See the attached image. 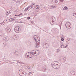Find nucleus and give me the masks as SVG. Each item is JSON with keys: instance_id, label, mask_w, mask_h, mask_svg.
<instances>
[{"instance_id": "4be33fe9", "label": "nucleus", "mask_w": 76, "mask_h": 76, "mask_svg": "<svg viewBox=\"0 0 76 76\" xmlns=\"http://www.w3.org/2000/svg\"><path fill=\"white\" fill-rule=\"evenodd\" d=\"M28 75L29 76H32V73L31 72H29L28 73Z\"/></svg>"}, {"instance_id": "20e7f679", "label": "nucleus", "mask_w": 76, "mask_h": 76, "mask_svg": "<svg viewBox=\"0 0 76 76\" xmlns=\"http://www.w3.org/2000/svg\"><path fill=\"white\" fill-rule=\"evenodd\" d=\"M19 74L20 76H25L26 75L25 73H24V71H22V70H20L19 72Z\"/></svg>"}, {"instance_id": "f03ea898", "label": "nucleus", "mask_w": 76, "mask_h": 76, "mask_svg": "<svg viewBox=\"0 0 76 76\" xmlns=\"http://www.w3.org/2000/svg\"><path fill=\"white\" fill-rule=\"evenodd\" d=\"M57 63L55 62L53 63H52L51 64V66L53 67L54 69H58L60 67V64L59 62H57Z\"/></svg>"}, {"instance_id": "7c9ffc66", "label": "nucleus", "mask_w": 76, "mask_h": 76, "mask_svg": "<svg viewBox=\"0 0 76 76\" xmlns=\"http://www.w3.org/2000/svg\"><path fill=\"white\" fill-rule=\"evenodd\" d=\"M31 6H29L28 7H27V9H28H28H30V8H31Z\"/></svg>"}, {"instance_id": "f8f14e48", "label": "nucleus", "mask_w": 76, "mask_h": 76, "mask_svg": "<svg viewBox=\"0 0 76 76\" xmlns=\"http://www.w3.org/2000/svg\"><path fill=\"white\" fill-rule=\"evenodd\" d=\"M58 1V0H53L52 1V4H55V3H57Z\"/></svg>"}, {"instance_id": "9b49d317", "label": "nucleus", "mask_w": 76, "mask_h": 76, "mask_svg": "<svg viewBox=\"0 0 76 76\" xmlns=\"http://www.w3.org/2000/svg\"><path fill=\"white\" fill-rule=\"evenodd\" d=\"M5 30L7 32V33H9L11 31V29L9 28H6Z\"/></svg>"}, {"instance_id": "2f4dec72", "label": "nucleus", "mask_w": 76, "mask_h": 76, "mask_svg": "<svg viewBox=\"0 0 76 76\" xmlns=\"http://www.w3.org/2000/svg\"><path fill=\"white\" fill-rule=\"evenodd\" d=\"M18 37H17V36L15 35V40H16V39H18Z\"/></svg>"}, {"instance_id": "a878e982", "label": "nucleus", "mask_w": 76, "mask_h": 76, "mask_svg": "<svg viewBox=\"0 0 76 76\" xmlns=\"http://www.w3.org/2000/svg\"><path fill=\"white\" fill-rule=\"evenodd\" d=\"M73 16L75 18H76V13L75 12L73 14Z\"/></svg>"}, {"instance_id": "c85d7f7f", "label": "nucleus", "mask_w": 76, "mask_h": 76, "mask_svg": "<svg viewBox=\"0 0 76 76\" xmlns=\"http://www.w3.org/2000/svg\"><path fill=\"white\" fill-rule=\"evenodd\" d=\"M28 10V8H26L24 10V11H25V12H26V11H27V10Z\"/></svg>"}, {"instance_id": "a211bd4d", "label": "nucleus", "mask_w": 76, "mask_h": 76, "mask_svg": "<svg viewBox=\"0 0 76 76\" xmlns=\"http://www.w3.org/2000/svg\"><path fill=\"white\" fill-rule=\"evenodd\" d=\"M14 54L16 56H18L19 54H18V52H15L14 53Z\"/></svg>"}, {"instance_id": "bb28decb", "label": "nucleus", "mask_w": 76, "mask_h": 76, "mask_svg": "<svg viewBox=\"0 0 76 76\" xmlns=\"http://www.w3.org/2000/svg\"><path fill=\"white\" fill-rule=\"evenodd\" d=\"M4 25V23L3 24V23H0V27H1L2 26H3V25Z\"/></svg>"}, {"instance_id": "c756f323", "label": "nucleus", "mask_w": 76, "mask_h": 76, "mask_svg": "<svg viewBox=\"0 0 76 76\" xmlns=\"http://www.w3.org/2000/svg\"><path fill=\"white\" fill-rule=\"evenodd\" d=\"M27 68L28 69H31V67L30 66H27Z\"/></svg>"}, {"instance_id": "aec40b11", "label": "nucleus", "mask_w": 76, "mask_h": 76, "mask_svg": "<svg viewBox=\"0 0 76 76\" xmlns=\"http://www.w3.org/2000/svg\"><path fill=\"white\" fill-rule=\"evenodd\" d=\"M42 69L43 70H44V71H45V72L47 70V69H46L45 68V67H44H44H43Z\"/></svg>"}, {"instance_id": "37998d69", "label": "nucleus", "mask_w": 76, "mask_h": 76, "mask_svg": "<svg viewBox=\"0 0 76 76\" xmlns=\"http://www.w3.org/2000/svg\"><path fill=\"white\" fill-rule=\"evenodd\" d=\"M22 15V13L20 14L19 15H18L19 16H20V15Z\"/></svg>"}, {"instance_id": "9d476101", "label": "nucleus", "mask_w": 76, "mask_h": 76, "mask_svg": "<svg viewBox=\"0 0 76 76\" xmlns=\"http://www.w3.org/2000/svg\"><path fill=\"white\" fill-rule=\"evenodd\" d=\"M43 48H48V44L47 43H43Z\"/></svg>"}, {"instance_id": "a18cd8bd", "label": "nucleus", "mask_w": 76, "mask_h": 76, "mask_svg": "<svg viewBox=\"0 0 76 76\" xmlns=\"http://www.w3.org/2000/svg\"><path fill=\"white\" fill-rule=\"evenodd\" d=\"M15 16H19V15H15Z\"/></svg>"}, {"instance_id": "864d4df0", "label": "nucleus", "mask_w": 76, "mask_h": 76, "mask_svg": "<svg viewBox=\"0 0 76 76\" xmlns=\"http://www.w3.org/2000/svg\"><path fill=\"white\" fill-rule=\"evenodd\" d=\"M32 7L31 6V8H32Z\"/></svg>"}, {"instance_id": "f704fd0d", "label": "nucleus", "mask_w": 76, "mask_h": 76, "mask_svg": "<svg viewBox=\"0 0 76 76\" xmlns=\"http://www.w3.org/2000/svg\"><path fill=\"white\" fill-rule=\"evenodd\" d=\"M13 38L15 40V36H14L13 37Z\"/></svg>"}, {"instance_id": "4468645a", "label": "nucleus", "mask_w": 76, "mask_h": 76, "mask_svg": "<svg viewBox=\"0 0 76 76\" xmlns=\"http://www.w3.org/2000/svg\"><path fill=\"white\" fill-rule=\"evenodd\" d=\"M3 34H4V31H1V33H0V36L1 37V36H2V35H3Z\"/></svg>"}, {"instance_id": "423d86ee", "label": "nucleus", "mask_w": 76, "mask_h": 76, "mask_svg": "<svg viewBox=\"0 0 76 76\" xmlns=\"http://www.w3.org/2000/svg\"><path fill=\"white\" fill-rule=\"evenodd\" d=\"M15 31L17 33H19L20 31V29L19 28V27H16L15 28Z\"/></svg>"}, {"instance_id": "79ce46f5", "label": "nucleus", "mask_w": 76, "mask_h": 76, "mask_svg": "<svg viewBox=\"0 0 76 76\" xmlns=\"http://www.w3.org/2000/svg\"><path fill=\"white\" fill-rule=\"evenodd\" d=\"M3 46H4V47H5V46H6V45L3 44Z\"/></svg>"}, {"instance_id": "1a4fd4ad", "label": "nucleus", "mask_w": 76, "mask_h": 76, "mask_svg": "<svg viewBox=\"0 0 76 76\" xmlns=\"http://www.w3.org/2000/svg\"><path fill=\"white\" fill-rule=\"evenodd\" d=\"M3 40L4 41H8L9 37L7 36L4 37L3 38Z\"/></svg>"}, {"instance_id": "f3484780", "label": "nucleus", "mask_w": 76, "mask_h": 76, "mask_svg": "<svg viewBox=\"0 0 76 76\" xmlns=\"http://www.w3.org/2000/svg\"><path fill=\"white\" fill-rule=\"evenodd\" d=\"M62 23V22H60L59 23V26L60 27V29H61V24Z\"/></svg>"}, {"instance_id": "8fccbe9b", "label": "nucleus", "mask_w": 76, "mask_h": 76, "mask_svg": "<svg viewBox=\"0 0 76 76\" xmlns=\"http://www.w3.org/2000/svg\"><path fill=\"white\" fill-rule=\"evenodd\" d=\"M40 6H42V5H40Z\"/></svg>"}, {"instance_id": "473e14b6", "label": "nucleus", "mask_w": 76, "mask_h": 76, "mask_svg": "<svg viewBox=\"0 0 76 76\" xmlns=\"http://www.w3.org/2000/svg\"><path fill=\"white\" fill-rule=\"evenodd\" d=\"M61 2V3H63V1H64V0H59Z\"/></svg>"}, {"instance_id": "72a5a7b5", "label": "nucleus", "mask_w": 76, "mask_h": 76, "mask_svg": "<svg viewBox=\"0 0 76 76\" xmlns=\"http://www.w3.org/2000/svg\"><path fill=\"white\" fill-rule=\"evenodd\" d=\"M27 19H28V20H29V19H31V17H28L27 18Z\"/></svg>"}, {"instance_id": "e433bc0d", "label": "nucleus", "mask_w": 76, "mask_h": 76, "mask_svg": "<svg viewBox=\"0 0 76 76\" xmlns=\"http://www.w3.org/2000/svg\"><path fill=\"white\" fill-rule=\"evenodd\" d=\"M61 41H64V39H63V38H61Z\"/></svg>"}, {"instance_id": "2eb2a0df", "label": "nucleus", "mask_w": 76, "mask_h": 76, "mask_svg": "<svg viewBox=\"0 0 76 76\" xmlns=\"http://www.w3.org/2000/svg\"><path fill=\"white\" fill-rule=\"evenodd\" d=\"M26 44H27L28 45H29L30 44H31V42L30 41H26Z\"/></svg>"}, {"instance_id": "09e8293b", "label": "nucleus", "mask_w": 76, "mask_h": 76, "mask_svg": "<svg viewBox=\"0 0 76 76\" xmlns=\"http://www.w3.org/2000/svg\"><path fill=\"white\" fill-rule=\"evenodd\" d=\"M43 9H44V8H45V7H43Z\"/></svg>"}, {"instance_id": "58836bf2", "label": "nucleus", "mask_w": 76, "mask_h": 76, "mask_svg": "<svg viewBox=\"0 0 76 76\" xmlns=\"http://www.w3.org/2000/svg\"><path fill=\"white\" fill-rule=\"evenodd\" d=\"M52 25H53V24H54V23H53V22H54V20H52Z\"/></svg>"}, {"instance_id": "dca6fc26", "label": "nucleus", "mask_w": 76, "mask_h": 76, "mask_svg": "<svg viewBox=\"0 0 76 76\" xmlns=\"http://www.w3.org/2000/svg\"><path fill=\"white\" fill-rule=\"evenodd\" d=\"M39 59L41 60H43V61H44V60H45V59L44 58V57H42L41 58L40 57Z\"/></svg>"}, {"instance_id": "5701e85b", "label": "nucleus", "mask_w": 76, "mask_h": 76, "mask_svg": "<svg viewBox=\"0 0 76 76\" xmlns=\"http://www.w3.org/2000/svg\"><path fill=\"white\" fill-rule=\"evenodd\" d=\"M57 7V6H51V8H56Z\"/></svg>"}, {"instance_id": "de8ad7c7", "label": "nucleus", "mask_w": 76, "mask_h": 76, "mask_svg": "<svg viewBox=\"0 0 76 76\" xmlns=\"http://www.w3.org/2000/svg\"><path fill=\"white\" fill-rule=\"evenodd\" d=\"M15 1H18V0H14Z\"/></svg>"}, {"instance_id": "c9c22d12", "label": "nucleus", "mask_w": 76, "mask_h": 76, "mask_svg": "<svg viewBox=\"0 0 76 76\" xmlns=\"http://www.w3.org/2000/svg\"><path fill=\"white\" fill-rule=\"evenodd\" d=\"M35 4V3H34V4H32L31 5V6H32L33 7L34 6V5Z\"/></svg>"}, {"instance_id": "0eeeda50", "label": "nucleus", "mask_w": 76, "mask_h": 76, "mask_svg": "<svg viewBox=\"0 0 76 76\" xmlns=\"http://www.w3.org/2000/svg\"><path fill=\"white\" fill-rule=\"evenodd\" d=\"M25 57H27L28 58H29L31 57V52H28L26 53L25 55Z\"/></svg>"}, {"instance_id": "393cba45", "label": "nucleus", "mask_w": 76, "mask_h": 76, "mask_svg": "<svg viewBox=\"0 0 76 76\" xmlns=\"http://www.w3.org/2000/svg\"><path fill=\"white\" fill-rule=\"evenodd\" d=\"M10 13V11H7L6 12V15H8L9 13Z\"/></svg>"}, {"instance_id": "4c0bfd02", "label": "nucleus", "mask_w": 76, "mask_h": 76, "mask_svg": "<svg viewBox=\"0 0 76 76\" xmlns=\"http://www.w3.org/2000/svg\"><path fill=\"white\" fill-rule=\"evenodd\" d=\"M17 63H21V62H19L18 61H17Z\"/></svg>"}, {"instance_id": "a19ab883", "label": "nucleus", "mask_w": 76, "mask_h": 76, "mask_svg": "<svg viewBox=\"0 0 76 76\" xmlns=\"http://www.w3.org/2000/svg\"><path fill=\"white\" fill-rule=\"evenodd\" d=\"M21 0H18V1H18V2H19L20 1H21Z\"/></svg>"}, {"instance_id": "4d7b16f0", "label": "nucleus", "mask_w": 76, "mask_h": 76, "mask_svg": "<svg viewBox=\"0 0 76 76\" xmlns=\"http://www.w3.org/2000/svg\"><path fill=\"white\" fill-rule=\"evenodd\" d=\"M33 11H34V10H33Z\"/></svg>"}, {"instance_id": "7ed1b4c3", "label": "nucleus", "mask_w": 76, "mask_h": 76, "mask_svg": "<svg viewBox=\"0 0 76 76\" xmlns=\"http://www.w3.org/2000/svg\"><path fill=\"white\" fill-rule=\"evenodd\" d=\"M31 53L32 55H33L34 56H37L39 54V51L38 50H33L32 52H31Z\"/></svg>"}, {"instance_id": "b1692460", "label": "nucleus", "mask_w": 76, "mask_h": 76, "mask_svg": "<svg viewBox=\"0 0 76 76\" xmlns=\"http://www.w3.org/2000/svg\"><path fill=\"white\" fill-rule=\"evenodd\" d=\"M36 8L37 9H39V6L38 5L36 6Z\"/></svg>"}, {"instance_id": "6e6552de", "label": "nucleus", "mask_w": 76, "mask_h": 76, "mask_svg": "<svg viewBox=\"0 0 76 76\" xmlns=\"http://www.w3.org/2000/svg\"><path fill=\"white\" fill-rule=\"evenodd\" d=\"M66 60V57H64V58H60V61L61 63H63V62H64Z\"/></svg>"}, {"instance_id": "39448f33", "label": "nucleus", "mask_w": 76, "mask_h": 76, "mask_svg": "<svg viewBox=\"0 0 76 76\" xmlns=\"http://www.w3.org/2000/svg\"><path fill=\"white\" fill-rule=\"evenodd\" d=\"M70 25H71V24H70V22H69L66 23L65 24V26L66 28H68V29H70V28H71Z\"/></svg>"}, {"instance_id": "412c9836", "label": "nucleus", "mask_w": 76, "mask_h": 76, "mask_svg": "<svg viewBox=\"0 0 76 76\" xmlns=\"http://www.w3.org/2000/svg\"><path fill=\"white\" fill-rule=\"evenodd\" d=\"M68 8L66 7H64L63 8V10H67Z\"/></svg>"}, {"instance_id": "603ef678", "label": "nucleus", "mask_w": 76, "mask_h": 76, "mask_svg": "<svg viewBox=\"0 0 76 76\" xmlns=\"http://www.w3.org/2000/svg\"><path fill=\"white\" fill-rule=\"evenodd\" d=\"M7 20H6V21H7Z\"/></svg>"}, {"instance_id": "c03bdc74", "label": "nucleus", "mask_w": 76, "mask_h": 76, "mask_svg": "<svg viewBox=\"0 0 76 76\" xmlns=\"http://www.w3.org/2000/svg\"><path fill=\"white\" fill-rule=\"evenodd\" d=\"M9 63H10V64H12L11 63H12V62H9Z\"/></svg>"}, {"instance_id": "3c124183", "label": "nucleus", "mask_w": 76, "mask_h": 76, "mask_svg": "<svg viewBox=\"0 0 76 76\" xmlns=\"http://www.w3.org/2000/svg\"><path fill=\"white\" fill-rule=\"evenodd\" d=\"M49 56H51V53H50Z\"/></svg>"}, {"instance_id": "cd10ccee", "label": "nucleus", "mask_w": 76, "mask_h": 76, "mask_svg": "<svg viewBox=\"0 0 76 76\" xmlns=\"http://www.w3.org/2000/svg\"><path fill=\"white\" fill-rule=\"evenodd\" d=\"M60 52V50L57 49L56 51V52L57 53H59Z\"/></svg>"}, {"instance_id": "f257e3e1", "label": "nucleus", "mask_w": 76, "mask_h": 76, "mask_svg": "<svg viewBox=\"0 0 76 76\" xmlns=\"http://www.w3.org/2000/svg\"><path fill=\"white\" fill-rule=\"evenodd\" d=\"M33 39L36 41V48H38V47L40 46V45H39L40 39H38V37H37V36L36 35H35L34 36Z\"/></svg>"}, {"instance_id": "49530a36", "label": "nucleus", "mask_w": 76, "mask_h": 76, "mask_svg": "<svg viewBox=\"0 0 76 76\" xmlns=\"http://www.w3.org/2000/svg\"><path fill=\"white\" fill-rule=\"evenodd\" d=\"M2 23V25H3V24H4V23Z\"/></svg>"}, {"instance_id": "5fc2aeb1", "label": "nucleus", "mask_w": 76, "mask_h": 76, "mask_svg": "<svg viewBox=\"0 0 76 76\" xmlns=\"http://www.w3.org/2000/svg\"><path fill=\"white\" fill-rule=\"evenodd\" d=\"M62 37H63V35H62Z\"/></svg>"}, {"instance_id": "ea45409f", "label": "nucleus", "mask_w": 76, "mask_h": 76, "mask_svg": "<svg viewBox=\"0 0 76 76\" xmlns=\"http://www.w3.org/2000/svg\"><path fill=\"white\" fill-rule=\"evenodd\" d=\"M67 39L68 41H70V39L69 38H68Z\"/></svg>"}, {"instance_id": "6ab92c4d", "label": "nucleus", "mask_w": 76, "mask_h": 76, "mask_svg": "<svg viewBox=\"0 0 76 76\" xmlns=\"http://www.w3.org/2000/svg\"><path fill=\"white\" fill-rule=\"evenodd\" d=\"M16 19V17H14V18H11L10 19L14 21L15 19Z\"/></svg>"}, {"instance_id": "ddd939ff", "label": "nucleus", "mask_w": 76, "mask_h": 76, "mask_svg": "<svg viewBox=\"0 0 76 76\" xmlns=\"http://www.w3.org/2000/svg\"><path fill=\"white\" fill-rule=\"evenodd\" d=\"M60 47L62 48H65L67 47V45H66V46H65L63 45H61Z\"/></svg>"}, {"instance_id": "6e6d98bb", "label": "nucleus", "mask_w": 76, "mask_h": 76, "mask_svg": "<svg viewBox=\"0 0 76 76\" xmlns=\"http://www.w3.org/2000/svg\"><path fill=\"white\" fill-rule=\"evenodd\" d=\"M61 38H62V37H61Z\"/></svg>"}]
</instances>
